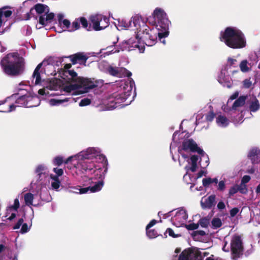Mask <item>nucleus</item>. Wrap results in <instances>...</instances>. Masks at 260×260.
<instances>
[{
	"mask_svg": "<svg viewBox=\"0 0 260 260\" xmlns=\"http://www.w3.org/2000/svg\"><path fill=\"white\" fill-rule=\"evenodd\" d=\"M153 15L156 21L155 27L150 28L146 25H142V30L136 31L137 34L134 38L122 41L117 47H107L104 54L109 55L120 51H132L136 48L139 50L140 53H143L145 50L144 44L149 46L153 45L158 37L161 42L165 44L166 42L164 38L169 35L170 21L164 11L160 8H156Z\"/></svg>",
	"mask_w": 260,
	"mask_h": 260,
	"instance_id": "f257e3e1",
	"label": "nucleus"
},
{
	"mask_svg": "<svg viewBox=\"0 0 260 260\" xmlns=\"http://www.w3.org/2000/svg\"><path fill=\"white\" fill-rule=\"evenodd\" d=\"M49 61L54 67L61 79H51L44 88L40 89L38 93L46 98L60 94L58 90L62 88L66 92L72 95L77 94L78 92L85 93L89 89H92L97 86L96 82L93 79L78 77L77 74L73 70H68L71 67L70 64L64 66V70L60 71L63 59L61 57H50Z\"/></svg>",
	"mask_w": 260,
	"mask_h": 260,
	"instance_id": "f03ea898",
	"label": "nucleus"
},
{
	"mask_svg": "<svg viewBox=\"0 0 260 260\" xmlns=\"http://www.w3.org/2000/svg\"><path fill=\"white\" fill-rule=\"evenodd\" d=\"M189 135L185 132H175L173 136V142L170 145V152L172 155V159L175 161L176 160L173 154V151L178 147V152L179 154L178 161L180 166H184L186 174L183 176L184 180L187 184L193 183L197 178L205 176L207 172L204 170L200 171L196 178L191 177L189 172H194L197 170L199 157L196 155H191V152H197L202 155L201 159L206 160V166L209 164V159L204 151L198 147L196 143L192 139H188Z\"/></svg>",
	"mask_w": 260,
	"mask_h": 260,
	"instance_id": "7ed1b4c3",
	"label": "nucleus"
},
{
	"mask_svg": "<svg viewBox=\"0 0 260 260\" xmlns=\"http://www.w3.org/2000/svg\"><path fill=\"white\" fill-rule=\"evenodd\" d=\"M98 159L105 162L107 161L106 156L102 154L99 147H90L75 155L69 156L64 162H71L72 167H70L71 170L77 174H80L98 169Z\"/></svg>",
	"mask_w": 260,
	"mask_h": 260,
	"instance_id": "20e7f679",
	"label": "nucleus"
},
{
	"mask_svg": "<svg viewBox=\"0 0 260 260\" xmlns=\"http://www.w3.org/2000/svg\"><path fill=\"white\" fill-rule=\"evenodd\" d=\"M220 40L233 49H242L246 47V39L239 29L228 27L220 32Z\"/></svg>",
	"mask_w": 260,
	"mask_h": 260,
	"instance_id": "39448f33",
	"label": "nucleus"
},
{
	"mask_svg": "<svg viewBox=\"0 0 260 260\" xmlns=\"http://www.w3.org/2000/svg\"><path fill=\"white\" fill-rule=\"evenodd\" d=\"M134 84L133 81L129 82V85L126 84L124 87V91L120 93H114L102 102V104L105 107L107 110H112L118 107L121 104L126 102L123 106L128 105L132 101L133 98H131L133 85Z\"/></svg>",
	"mask_w": 260,
	"mask_h": 260,
	"instance_id": "423d86ee",
	"label": "nucleus"
},
{
	"mask_svg": "<svg viewBox=\"0 0 260 260\" xmlns=\"http://www.w3.org/2000/svg\"><path fill=\"white\" fill-rule=\"evenodd\" d=\"M1 66L6 74L17 76L23 72L25 62L24 58L17 53H11L1 60Z\"/></svg>",
	"mask_w": 260,
	"mask_h": 260,
	"instance_id": "0eeeda50",
	"label": "nucleus"
},
{
	"mask_svg": "<svg viewBox=\"0 0 260 260\" xmlns=\"http://www.w3.org/2000/svg\"><path fill=\"white\" fill-rule=\"evenodd\" d=\"M6 102H8V108H5L1 112H10L14 111L16 107H37L40 103V100L37 96H31L29 94L20 95L19 93L8 97Z\"/></svg>",
	"mask_w": 260,
	"mask_h": 260,
	"instance_id": "6e6552de",
	"label": "nucleus"
},
{
	"mask_svg": "<svg viewBox=\"0 0 260 260\" xmlns=\"http://www.w3.org/2000/svg\"><path fill=\"white\" fill-rule=\"evenodd\" d=\"M36 12L39 15V24L36 27L38 29L51 23L54 19V14L50 12L49 7L42 4H37L34 6Z\"/></svg>",
	"mask_w": 260,
	"mask_h": 260,
	"instance_id": "1a4fd4ad",
	"label": "nucleus"
},
{
	"mask_svg": "<svg viewBox=\"0 0 260 260\" xmlns=\"http://www.w3.org/2000/svg\"><path fill=\"white\" fill-rule=\"evenodd\" d=\"M145 25L144 23L138 16H133L130 20L124 18L119 19L117 20V23H115V26L118 30L126 29L131 28L135 32L139 30H142V25Z\"/></svg>",
	"mask_w": 260,
	"mask_h": 260,
	"instance_id": "9d476101",
	"label": "nucleus"
},
{
	"mask_svg": "<svg viewBox=\"0 0 260 260\" xmlns=\"http://www.w3.org/2000/svg\"><path fill=\"white\" fill-rule=\"evenodd\" d=\"M107 169H102V168H98L96 170H94V176L90 178L91 182L89 183H95L93 186L87 187L89 188V191L91 192H95L101 190L103 185V179L105 177L107 173Z\"/></svg>",
	"mask_w": 260,
	"mask_h": 260,
	"instance_id": "9b49d317",
	"label": "nucleus"
},
{
	"mask_svg": "<svg viewBox=\"0 0 260 260\" xmlns=\"http://www.w3.org/2000/svg\"><path fill=\"white\" fill-rule=\"evenodd\" d=\"M43 66L44 67V71L46 74L49 75H55L56 74V70L54 69V67L49 61V59L44 60L42 63H39L36 68L32 76V82L35 85L40 84L41 82L40 77V69Z\"/></svg>",
	"mask_w": 260,
	"mask_h": 260,
	"instance_id": "f8f14e48",
	"label": "nucleus"
},
{
	"mask_svg": "<svg viewBox=\"0 0 260 260\" xmlns=\"http://www.w3.org/2000/svg\"><path fill=\"white\" fill-rule=\"evenodd\" d=\"M224 239V244L222 247V250L225 252H229L231 250L234 253H239L242 249V240L241 237L238 235L233 236L230 246H228V242Z\"/></svg>",
	"mask_w": 260,
	"mask_h": 260,
	"instance_id": "ddd939ff",
	"label": "nucleus"
},
{
	"mask_svg": "<svg viewBox=\"0 0 260 260\" xmlns=\"http://www.w3.org/2000/svg\"><path fill=\"white\" fill-rule=\"evenodd\" d=\"M90 20L93 28L96 31L104 29L109 25L108 19L102 15L92 16Z\"/></svg>",
	"mask_w": 260,
	"mask_h": 260,
	"instance_id": "4468645a",
	"label": "nucleus"
},
{
	"mask_svg": "<svg viewBox=\"0 0 260 260\" xmlns=\"http://www.w3.org/2000/svg\"><path fill=\"white\" fill-rule=\"evenodd\" d=\"M202 256L197 248L187 249L179 255L178 260H200Z\"/></svg>",
	"mask_w": 260,
	"mask_h": 260,
	"instance_id": "2eb2a0df",
	"label": "nucleus"
},
{
	"mask_svg": "<svg viewBox=\"0 0 260 260\" xmlns=\"http://www.w3.org/2000/svg\"><path fill=\"white\" fill-rule=\"evenodd\" d=\"M171 218V222L177 227L182 226L185 224L188 216L186 211L183 209H180L175 211V214Z\"/></svg>",
	"mask_w": 260,
	"mask_h": 260,
	"instance_id": "dca6fc26",
	"label": "nucleus"
},
{
	"mask_svg": "<svg viewBox=\"0 0 260 260\" xmlns=\"http://www.w3.org/2000/svg\"><path fill=\"white\" fill-rule=\"evenodd\" d=\"M19 207V201L18 199L16 198L14 200L13 204H9L6 208L5 217L7 219L12 220L14 219L18 213V209Z\"/></svg>",
	"mask_w": 260,
	"mask_h": 260,
	"instance_id": "f3484780",
	"label": "nucleus"
},
{
	"mask_svg": "<svg viewBox=\"0 0 260 260\" xmlns=\"http://www.w3.org/2000/svg\"><path fill=\"white\" fill-rule=\"evenodd\" d=\"M53 171L55 174H51L50 175L51 186L53 189L57 190L61 184L60 181L59 179V177H60L63 175V171L62 169L57 168H54Z\"/></svg>",
	"mask_w": 260,
	"mask_h": 260,
	"instance_id": "a211bd4d",
	"label": "nucleus"
},
{
	"mask_svg": "<svg viewBox=\"0 0 260 260\" xmlns=\"http://www.w3.org/2000/svg\"><path fill=\"white\" fill-rule=\"evenodd\" d=\"M35 173L40 180H42L43 178H45L48 174V168L45 164H40L36 166L35 170Z\"/></svg>",
	"mask_w": 260,
	"mask_h": 260,
	"instance_id": "6ab92c4d",
	"label": "nucleus"
},
{
	"mask_svg": "<svg viewBox=\"0 0 260 260\" xmlns=\"http://www.w3.org/2000/svg\"><path fill=\"white\" fill-rule=\"evenodd\" d=\"M245 96H241L234 102L231 108L229 109L227 106H223L222 109L225 112L236 111L239 107H241L245 104Z\"/></svg>",
	"mask_w": 260,
	"mask_h": 260,
	"instance_id": "aec40b11",
	"label": "nucleus"
},
{
	"mask_svg": "<svg viewBox=\"0 0 260 260\" xmlns=\"http://www.w3.org/2000/svg\"><path fill=\"white\" fill-rule=\"evenodd\" d=\"M248 157L253 164L260 162V150L256 147L251 148L248 153Z\"/></svg>",
	"mask_w": 260,
	"mask_h": 260,
	"instance_id": "412c9836",
	"label": "nucleus"
},
{
	"mask_svg": "<svg viewBox=\"0 0 260 260\" xmlns=\"http://www.w3.org/2000/svg\"><path fill=\"white\" fill-rule=\"evenodd\" d=\"M215 196L211 195L208 197H204L201 201V204L203 208H210L214 205Z\"/></svg>",
	"mask_w": 260,
	"mask_h": 260,
	"instance_id": "4be33fe9",
	"label": "nucleus"
},
{
	"mask_svg": "<svg viewBox=\"0 0 260 260\" xmlns=\"http://www.w3.org/2000/svg\"><path fill=\"white\" fill-rule=\"evenodd\" d=\"M38 198L37 195L35 196L31 193H26L24 196V200L26 205L30 206H37L39 204V201H36V199Z\"/></svg>",
	"mask_w": 260,
	"mask_h": 260,
	"instance_id": "5701e85b",
	"label": "nucleus"
},
{
	"mask_svg": "<svg viewBox=\"0 0 260 260\" xmlns=\"http://www.w3.org/2000/svg\"><path fill=\"white\" fill-rule=\"evenodd\" d=\"M209 224V219L206 218H204L199 220V223H190L188 225H186V227L188 230H193L197 229L199 227V224L203 228H206Z\"/></svg>",
	"mask_w": 260,
	"mask_h": 260,
	"instance_id": "b1692460",
	"label": "nucleus"
},
{
	"mask_svg": "<svg viewBox=\"0 0 260 260\" xmlns=\"http://www.w3.org/2000/svg\"><path fill=\"white\" fill-rule=\"evenodd\" d=\"M107 71L111 75L119 77L126 72V70L124 68H119L112 66H109L107 68Z\"/></svg>",
	"mask_w": 260,
	"mask_h": 260,
	"instance_id": "393cba45",
	"label": "nucleus"
},
{
	"mask_svg": "<svg viewBox=\"0 0 260 260\" xmlns=\"http://www.w3.org/2000/svg\"><path fill=\"white\" fill-rule=\"evenodd\" d=\"M230 76L229 70L225 68L221 71L218 77V81L221 84L228 82L230 79Z\"/></svg>",
	"mask_w": 260,
	"mask_h": 260,
	"instance_id": "a878e982",
	"label": "nucleus"
},
{
	"mask_svg": "<svg viewBox=\"0 0 260 260\" xmlns=\"http://www.w3.org/2000/svg\"><path fill=\"white\" fill-rule=\"evenodd\" d=\"M12 11L5 9L0 10V27L3 23L7 20V18L11 16Z\"/></svg>",
	"mask_w": 260,
	"mask_h": 260,
	"instance_id": "bb28decb",
	"label": "nucleus"
},
{
	"mask_svg": "<svg viewBox=\"0 0 260 260\" xmlns=\"http://www.w3.org/2000/svg\"><path fill=\"white\" fill-rule=\"evenodd\" d=\"M217 125L221 127H225L230 123V120L225 116L219 115L216 118Z\"/></svg>",
	"mask_w": 260,
	"mask_h": 260,
	"instance_id": "cd10ccee",
	"label": "nucleus"
},
{
	"mask_svg": "<svg viewBox=\"0 0 260 260\" xmlns=\"http://www.w3.org/2000/svg\"><path fill=\"white\" fill-rule=\"evenodd\" d=\"M70 101L73 102L74 99L73 98H65L64 99H51L48 101V104L51 106H58L65 102Z\"/></svg>",
	"mask_w": 260,
	"mask_h": 260,
	"instance_id": "c85d7f7f",
	"label": "nucleus"
},
{
	"mask_svg": "<svg viewBox=\"0 0 260 260\" xmlns=\"http://www.w3.org/2000/svg\"><path fill=\"white\" fill-rule=\"evenodd\" d=\"M68 188L69 192L74 193L84 194L89 191L88 188H81L80 186H69Z\"/></svg>",
	"mask_w": 260,
	"mask_h": 260,
	"instance_id": "c756f323",
	"label": "nucleus"
},
{
	"mask_svg": "<svg viewBox=\"0 0 260 260\" xmlns=\"http://www.w3.org/2000/svg\"><path fill=\"white\" fill-rule=\"evenodd\" d=\"M249 108L251 112H256L260 108L258 101L255 98H252L249 102Z\"/></svg>",
	"mask_w": 260,
	"mask_h": 260,
	"instance_id": "7c9ffc66",
	"label": "nucleus"
},
{
	"mask_svg": "<svg viewBox=\"0 0 260 260\" xmlns=\"http://www.w3.org/2000/svg\"><path fill=\"white\" fill-rule=\"evenodd\" d=\"M239 66L240 71L243 73H247L251 70L250 63L246 59L242 60Z\"/></svg>",
	"mask_w": 260,
	"mask_h": 260,
	"instance_id": "2f4dec72",
	"label": "nucleus"
},
{
	"mask_svg": "<svg viewBox=\"0 0 260 260\" xmlns=\"http://www.w3.org/2000/svg\"><path fill=\"white\" fill-rule=\"evenodd\" d=\"M66 160H67V159L64 160L63 157L59 155V156H57L55 157L53 159L52 162H53V164L55 166H60L63 163L68 165L67 167L68 169L71 170L70 169V167H72V164H71V162H69L68 164H66L64 162Z\"/></svg>",
	"mask_w": 260,
	"mask_h": 260,
	"instance_id": "473e14b6",
	"label": "nucleus"
},
{
	"mask_svg": "<svg viewBox=\"0 0 260 260\" xmlns=\"http://www.w3.org/2000/svg\"><path fill=\"white\" fill-rule=\"evenodd\" d=\"M238 64V61L236 59L229 57L227 59L225 68L230 70L232 68H237Z\"/></svg>",
	"mask_w": 260,
	"mask_h": 260,
	"instance_id": "72a5a7b5",
	"label": "nucleus"
},
{
	"mask_svg": "<svg viewBox=\"0 0 260 260\" xmlns=\"http://www.w3.org/2000/svg\"><path fill=\"white\" fill-rule=\"evenodd\" d=\"M60 26L61 28H58V29L56 30L58 32L65 30L69 31V28H71V23L68 20L64 19L62 20V25Z\"/></svg>",
	"mask_w": 260,
	"mask_h": 260,
	"instance_id": "f704fd0d",
	"label": "nucleus"
},
{
	"mask_svg": "<svg viewBox=\"0 0 260 260\" xmlns=\"http://www.w3.org/2000/svg\"><path fill=\"white\" fill-rule=\"evenodd\" d=\"M87 59V57L83 53L76 54L73 56L72 59L74 63L80 61L86 62Z\"/></svg>",
	"mask_w": 260,
	"mask_h": 260,
	"instance_id": "c9c22d12",
	"label": "nucleus"
},
{
	"mask_svg": "<svg viewBox=\"0 0 260 260\" xmlns=\"http://www.w3.org/2000/svg\"><path fill=\"white\" fill-rule=\"evenodd\" d=\"M212 183H215L216 184H217V183H218L217 178H215L212 179L211 178H204L203 179V185L204 186H207Z\"/></svg>",
	"mask_w": 260,
	"mask_h": 260,
	"instance_id": "e433bc0d",
	"label": "nucleus"
},
{
	"mask_svg": "<svg viewBox=\"0 0 260 260\" xmlns=\"http://www.w3.org/2000/svg\"><path fill=\"white\" fill-rule=\"evenodd\" d=\"M212 226L213 229H217L222 225V221L219 218H214L211 222Z\"/></svg>",
	"mask_w": 260,
	"mask_h": 260,
	"instance_id": "4c0bfd02",
	"label": "nucleus"
},
{
	"mask_svg": "<svg viewBox=\"0 0 260 260\" xmlns=\"http://www.w3.org/2000/svg\"><path fill=\"white\" fill-rule=\"evenodd\" d=\"M146 231L147 236L150 239L155 238L158 235L157 232L154 230H149V229L146 228Z\"/></svg>",
	"mask_w": 260,
	"mask_h": 260,
	"instance_id": "58836bf2",
	"label": "nucleus"
},
{
	"mask_svg": "<svg viewBox=\"0 0 260 260\" xmlns=\"http://www.w3.org/2000/svg\"><path fill=\"white\" fill-rule=\"evenodd\" d=\"M80 25L79 19H76L73 22L72 25H71V28H69V31H73L79 29L80 28Z\"/></svg>",
	"mask_w": 260,
	"mask_h": 260,
	"instance_id": "ea45409f",
	"label": "nucleus"
},
{
	"mask_svg": "<svg viewBox=\"0 0 260 260\" xmlns=\"http://www.w3.org/2000/svg\"><path fill=\"white\" fill-rule=\"evenodd\" d=\"M205 117L202 112L199 113L196 116V124L198 125L205 122Z\"/></svg>",
	"mask_w": 260,
	"mask_h": 260,
	"instance_id": "a19ab883",
	"label": "nucleus"
},
{
	"mask_svg": "<svg viewBox=\"0 0 260 260\" xmlns=\"http://www.w3.org/2000/svg\"><path fill=\"white\" fill-rule=\"evenodd\" d=\"M217 189L220 191H223L226 187L225 180H221L218 182Z\"/></svg>",
	"mask_w": 260,
	"mask_h": 260,
	"instance_id": "79ce46f5",
	"label": "nucleus"
},
{
	"mask_svg": "<svg viewBox=\"0 0 260 260\" xmlns=\"http://www.w3.org/2000/svg\"><path fill=\"white\" fill-rule=\"evenodd\" d=\"M79 19L80 21V23L82 24L83 27L87 29V30H89L90 27L88 28V22L87 20L83 17H81Z\"/></svg>",
	"mask_w": 260,
	"mask_h": 260,
	"instance_id": "37998d69",
	"label": "nucleus"
},
{
	"mask_svg": "<svg viewBox=\"0 0 260 260\" xmlns=\"http://www.w3.org/2000/svg\"><path fill=\"white\" fill-rule=\"evenodd\" d=\"M30 226L31 224L29 226H28L27 223H23L20 232L22 234L27 233V232L29 231Z\"/></svg>",
	"mask_w": 260,
	"mask_h": 260,
	"instance_id": "c03bdc74",
	"label": "nucleus"
},
{
	"mask_svg": "<svg viewBox=\"0 0 260 260\" xmlns=\"http://www.w3.org/2000/svg\"><path fill=\"white\" fill-rule=\"evenodd\" d=\"M205 116V121H211L214 117V114L213 112H209Z\"/></svg>",
	"mask_w": 260,
	"mask_h": 260,
	"instance_id": "a18cd8bd",
	"label": "nucleus"
},
{
	"mask_svg": "<svg viewBox=\"0 0 260 260\" xmlns=\"http://www.w3.org/2000/svg\"><path fill=\"white\" fill-rule=\"evenodd\" d=\"M243 86L245 88H249L252 85V82L250 79H246L243 82Z\"/></svg>",
	"mask_w": 260,
	"mask_h": 260,
	"instance_id": "49530a36",
	"label": "nucleus"
},
{
	"mask_svg": "<svg viewBox=\"0 0 260 260\" xmlns=\"http://www.w3.org/2000/svg\"><path fill=\"white\" fill-rule=\"evenodd\" d=\"M91 101L89 99L85 98L80 101L79 103V106L80 107L86 106L89 105Z\"/></svg>",
	"mask_w": 260,
	"mask_h": 260,
	"instance_id": "de8ad7c7",
	"label": "nucleus"
},
{
	"mask_svg": "<svg viewBox=\"0 0 260 260\" xmlns=\"http://www.w3.org/2000/svg\"><path fill=\"white\" fill-rule=\"evenodd\" d=\"M238 191V187L237 186H233L230 188L229 192V196L231 197L237 193Z\"/></svg>",
	"mask_w": 260,
	"mask_h": 260,
	"instance_id": "09e8293b",
	"label": "nucleus"
},
{
	"mask_svg": "<svg viewBox=\"0 0 260 260\" xmlns=\"http://www.w3.org/2000/svg\"><path fill=\"white\" fill-rule=\"evenodd\" d=\"M239 209L237 207L232 209L230 211V217H235L239 212Z\"/></svg>",
	"mask_w": 260,
	"mask_h": 260,
	"instance_id": "8fccbe9b",
	"label": "nucleus"
},
{
	"mask_svg": "<svg viewBox=\"0 0 260 260\" xmlns=\"http://www.w3.org/2000/svg\"><path fill=\"white\" fill-rule=\"evenodd\" d=\"M251 179V177L249 175H244L242 179H241V182L242 186H243V184L245 185L246 183H248Z\"/></svg>",
	"mask_w": 260,
	"mask_h": 260,
	"instance_id": "3c124183",
	"label": "nucleus"
},
{
	"mask_svg": "<svg viewBox=\"0 0 260 260\" xmlns=\"http://www.w3.org/2000/svg\"><path fill=\"white\" fill-rule=\"evenodd\" d=\"M23 221H24L22 218L19 219L18 221L17 222V223L14 225L13 229L17 230L20 229V228L22 226Z\"/></svg>",
	"mask_w": 260,
	"mask_h": 260,
	"instance_id": "603ef678",
	"label": "nucleus"
},
{
	"mask_svg": "<svg viewBox=\"0 0 260 260\" xmlns=\"http://www.w3.org/2000/svg\"><path fill=\"white\" fill-rule=\"evenodd\" d=\"M238 187V190L240 191V192L244 193H246L247 191L246 185H244L242 186V184L241 183L239 186Z\"/></svg>",
	"mask_w": 260,
	"mask_h": 260,
	"instance_id": "864d4df0",
	"label": "nucleus"
},
{
	"mask_svg": "<svg viewBox=\"0 0 260 260\" xmlns=\"http://www.w3.org/2000/svg\"><path fill=\"white\" fill-rule=\"evenodd\" d=\"M239 95V92L238 91L235 92L234 93L230 98L228 101V104H229L230 102V101H233L235 99H236Z\"/></svg>",
	"mask_w": 260,
	"mask_h": 260,
	"instance_id": "5fc2aeb1",
	"label": "nucleus"
},
{
	"mask_svg": "<svg viewBox=\"0 0 260 260\" xmlns=\"http://www.w3.org/2000/svg\"><path fill=\"white\" fill-rule=\"evenodd\" d=\"M167 232L168 233L169 236L175 238L177 237V236L174 234V231L171 229H168L167 230Z\"/></svg>",
	"mask_w": 260,
	"mask_h": 260,
	"instance_id": "6e6d98bb",
	"label": "nucleus"
},
{
	"mask_svg": "<svg viewBox=\"0 0 260 260\" xmlns=\"http://www.w3.org/2000/svg\"><path fill=\"white\" fill-rule=\"evenodd\" d=\"M157 223V221L155 219L152 220L146 226V229H150Z\"/></svg>",
	"mask_w": 260,
	"mask_h": 260,
	"instance_id": "4d7b16f0",
	"label": "nucleus"
},
{
	"mask_svg": "<svg viewBox=\"0 0 260 260\" xmlns=\"http://www.w3.org/2000/svg\"><path fill=\"white\" fill-rule=\"evenodd\" d=\"M64 16L62 14H59L57 15V19L60 25H62V21L63 19Z\"/></svg>",
	"mask_w": 260,
	"mask_h": 260,
	"instance_id": "13d9d810",
	"label": "nucleus"
},
{
	"mask_svg": "<svg viewBox=\"0 0 260 260\" xmlns=\"http://www.w3.org/2000/svg\"><path fill=\"white\" fill-rule=\"evenodd\" d=\"M225 207V204L223 202L220 201L217 204V208L220 209L222 210L224 209Z\"/></svg>",
	"mask_w": 260,
	"mask_h": 260,
	"instance_id": "bf43d9fd",
	"label": "nucleus"
},
{
	"mask_svg": "<svg viewBox=\"0 0 260 260\" xmlns=\"http://www.w3.org/2000/svg\"><path fill=\"white\" fill-rule=\"evenodd\" d=\"M239 71L238 70H232V68L230 70H229V73L230 74V75H234L235 73H238Z\"/></svg>",
	"mask_w": 260,
	"mask_h": 260,
	"instance_id": "052dcab7",
	"label": "nucleus"
},
{
	"mask_svg": "<svg viewBox=\"0 0 260 260\" xmlns=\"http://www.w3.org/2000/svg\"><path fill=\"white\" fill-rule=\"evenodd\" d=\"M5 249V247L3 244H0V256L1 255Z\"/></svg>",
	"mask_w": 260,
	"mask_h": 260,
	"instance_id": "680f3d73",
	"label": "nucleus"
},
{
	"mask_svg": "<svg viewBox=\"0 0 260 260\" xmlns=\"http://www.w3.org/2000/svg\"><path fill=\"white\" fill-rule=\"evenodd\" d=\"M180 251H181V249L180 248H176L174 252L175 254L174 255V256H176L177 255V254L179 253H180Z\"/></svg>",
	"mask_w": 260,
	"mask_h": 260,
	"instance_id": "e2e57ef3",
	"label": "nucleus"
},
{
	"mask_svg": "<svg viewBox=\"0 0 260 260\" xmlns=\"http://www.w3.org/2000/svg\"><path fill=\"white\" fill-rule=\"evenodd\" d=\"M6 50V47L3 46L2 45L1 42H0V51L2 52H4Z\"/></svg>",
	"mask_w": 260,
	"mask_h": 260,
	"instance_id": "0e129e2a",
	"label": "nucleus"
},
{
	"mask_svg": "<svg viewBox=\"0 0 260 260\" xmlns=\"http://www.w3.org/2000/svg\"><path fill=\"white\" fill-rule=\"evenodd\" d=\"M4 104H6V106L8 107V102H6V99L3 101H0V106Z\"/></svg>",
	"mask_w": 260,
	"mask_h": 260,
	"instance_id": "69168bd1",
	"label": "nucleus"
},
{
	"mask_svg": "<svg viewBox=\"0 0 260 260\" xmlns=\"http://www.w3.org/2000/svg\"><path fill=\"white\" fill-rule=\"evenodd\" d=\"M255 192L257 194H260V184L257 186Z\"/></svg>",
	"mask_w": 260,
	"mask_h": 260,
	"instance_id": "338daca9",
	"label": "nucleus"
},
{
	"mask_svg": "<svg viewBox=\"0 0 260 260\" xmlns=\"http://www.w3.org/2000/svg\"><path fill=\"white\" fill-rule=\"evenodd\" d=\"M29 103L35 104L37 103V101H30L29 102Z\"/></svg>",
	"mask_w": 260,
	"mask_h": 260,
	"instance_id": "774afa93",
	"label": "nucleus"
}]
</instances>
